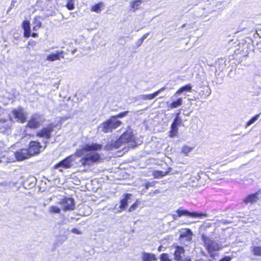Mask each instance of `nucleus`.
I'll use <instances>...</instances> for the list:
<instances>
[{"label":"nucleus","mask_w":261,"mask_h":261,"mask_svg":"<svg viewBox=\"0 0 261 261\" xmlns=\"http://www.w3.org/2000/svg\"><path fill=\"white\" fill-rule=\"evenodd\" d=\"M102 148V145L100 144H86L81 148L77 149L74 154L68 156L55 165L54 168L62 172L63 170L60 168L68 169L73 166H90L101 161L100 155L97 151L101 150Z\"/></svg>","instance_id":"obj_1"},{"label":"nucleus","mask_w":261,"mask_h":261,"mask_svg":"<svg viewBox=\"0 0 261 261\" xmlns=\"http://www.w3.org/2000/svg\"><path fill=\"white\" fill-rule=\"evenodd\" d=\"M129 144V145L132 146L136 145L135 137L130 130H126L118 139L112 140L111 143H108L105 146V149L107 150H113L119 148L123 144Z\"/></svg>","instance_id":"obj_2"},{"label":"nucleus","mask_w":261,"mask_h":261,"mask_svg":"<svg viewBox=\"0 0 261 261\" xmlns=\"http://www.w3.org/2000/svg\"><path fill=\"white\" fill-rule=\"evenodd\" d=\"M128 113L129 112L126 111L120 112L116 115L111 116L107 121L100 124L98 127V129L104 133L112 132L113 129L117 128L122 123V122L117 119L125 117Z\"/></svg>","instance_id":"obj_3"},{"label":"nucleus","mask_w":261,"mask_h":261,"mask_svg":"<svg viewBox=\"0 0 261 261\" xmlns=\"http://www.w3.org/2000/svg\"><path fill=\"white\" fill-rule=\"evenodd\" d=\"M201 238L210 256L214 259L217 254V251L221 248V245L203 233L201 234Z\"/></svg>","instance_id":"obj_4"},{"label":"nucleus","mask_w":261,"mask_h":261,"mask_svg":"<svg viewBox=\"0 0 261 261\" xmlns=\"http://www.w3.org/2000/svg\"><path fill=\"white\" fill-rule=\"evenodd\" d=\"M176 212L178 213V216L180 217L182 216L188 217L193 218H203L207 216V214L199 212H191L188 210L184 208L183 207H179L177 210Z\"/></svg>","instance_id":"obj_5"},{"label":"nucleus","mask_w":261,"mask_h":261,"mask_svg":"<svg viewBox=\"0 0 261 261\" xmlns=\"http://www.w3.org/2000/svg\"><path fill=\"white\" fill-rule=\"evenodd\" d=\"M179 232V240L181 244L188 246L192 243L193 233L190 228H182Z\"/></svg>","instance_id":"obj_6"},{"label":"nucleus","mask_w":261,"mask_h":261,"mask_svg":"<svg viewBox=\"0 0 261 261\" xmlns=\"http://www.w3.org/2000/svg\"><path fill=\"white\" fill-rule=\"evenodd\" d=\"M12 115L17 121L24 123L27 121L26 113L21 107L14 109L12 111Z\"/></svg>","instance_id":"obj_7"},{"label":"nucleus","mask_w":261,"mask_h":261,"mask_svg":"<svg viewBox=\"0 0 261 261\" xmlns=\"http://www.w3.org/2000/svg\"><path fill=\"white\" fill-rule=\"evenodd\" d=\"M54 127L53 124H49L46 127H44L37 133L36 136L48 140L51 137V134L54 131Z\"/></svg>","instance_id":"obj_8"},{"label":"nucleus","mask_w":261,"mask_h":261,"mask_svg":"<svg viewBox=\"0 0 261 261\" xmlns=\"http://www.w3.org/2000/svg\"><path fill=\"white\" fill-rule=\"evenodd\" d=\"M60 203L64 211H72L75 208L74 200L72 198L65 197L61 200Z\"/></svg>","instance_id":"obj_9"},{"label":"nucleus","mask_w":261,"mask_h":261,"mask_svg":"<svg viewBox=\"0 0 261 261\" xmlns=\"http://www.w3.org/2000/svg\"><path fill=\"white\" fill-rule=\"evenodd\" d=\"M41 147L42 146L39 142L31 141L30 142L29 148L28 149L30 155L32 156L39 153Z\"/></svg>","instance_id":"obj_10"},{"label":"nucleus","mask_w":261,"mask_h":261,"mask_svg":"<svg viewBox=\"0 0 261 261\" xmlns=\"http://www.w3.org/2000/svg\"><path fill=\"white\" fill-rule=\"evenodd\" d=\"M13 124V120L11 118L9 119H0V133H8Z\"/></svg>","instance_id":"obj_11"},{"label":"nucleus","mask_w":261,"mask_h":261,"mask_svg":"<svg viewBox=\"0 0 261 261\" xmlns=\"http://www.w3.org/2000/svg\"><path fill=\"white\" fill-rule=\"evenodd\" d=\"M42 121L41 116L38 114H35L28 121L27 127L33 129L37 128L39 126Z\"/></svg>","instance_id":"obj_12"},{"label":"nucleus","mask_w":261,"mask_h":261,"mask_svg":"<svg viewBox=\"0 0 261 261\" xmlns=\"http://www.w3.org/2000/svg\"><path fill=\"white\" fill-rule=\"evenodd\" d=\"M168 90H169L170 88H168L166 86H164L153 93L149 94H142L139 96V99L142 100H152L156 97L162 92Z\"/></svg>","instance_id":"obj_13"},{"label":"nucleus","mask_w":261,"mask_h":261,"mask_svg":"<svg viewBox=\"0 0 261 261\" xmlns=\"http://www.w3.org/2000/svg\"><path fill=\"white\" fill-rule=\"evenodd\" d=\"M261 192L258 191L253 194H251L247 196L243 200L244 202L247 204L249 203H254L257 201L259 199H261L260 196Z\"/></svg>","instance_id":"obj_14"},{"label":"nucleus","mask_w":261,"mask_h":261,"mask_svg":"<svg viewBox=\"0 0 261 261\" xmlns=\"http://www.w3.org/2000/svg\"><path fill=\"white\" fill-rule=\"evenodd\" d=\"M64 51L62 50H57L55 53H52L47 56L46 60L49 61L54 62L60 60V58H64L63 54Z\"/></svg>","instance_id":"obj_15"},{"label":"nucleus","mask_w":261,"mask_h":261,"mask_svg":"<svg viewBox=\"0 0 261 261\" xmlns=\"http://www.w3.org/2000/svg\"><path fill=\"white\" fill-rule=\"evenodd\" d=\"M14 154L16 160L19 161L24 160L31 156L28 149H20L15 152Z\"/></svg>","instance_id":"obj_16"},{"label":"nucleus","mask_w":261,"mask_h":261,"mask_svg":"<svg viewBox=\"0 0 261 261\" xmlns=\"http://www.w3.org/2000/svg\"><path fill=\"white\" fill-rule=\"evenodd\" d=\"M175 250L174 252V258L177 261L182 260V255L185 253V249L182 246L176 245L175 247Z\"/></svg>","instance_id":"obj_17"},{"label":"nucleus","mask_w":261,"mask_h":261,"mask_svg":"<svg viewBox=\"0 0 261 261\" xmlns=\"http://www.w3.org/2000/svg\"><path fill=\"white\" fill-rule=\"evenodd\" d=\"M132 196L131 194H125L123 198L121 199L119 207L121 210H124L126 208L128 203L130 202V199Z\"/></svg>","instance_id":"obj_18"},{"label":"nucleus","mask_w":261,"mask_h":261,"mask_svg":"<svg viewBox=\"0 0 261 261\" xmlns=\"http://www.w3.org/2000/svg\"><path fill=\"white\" fill-rule=\"evenodd\" d=\"M145 0H133L130 2L129 10L133 12H135L137 10L139 9L141 4L145 2Z\"/></svg>","instance_id":"obj_19"},{"label":"nucleus","mask_w":261,"mask_h":261,"mask_svg":"<svg viewBox=\"0 0 261 261\" xmlns=\"http://www.w3.org/2000/svg\"><path fill=\"white\" fill-rule=\"evenodd\" d=\"M192 87L191 84H188L182 86L174 93L173 96L177 97L184 92H190L192 90Z\"/></svg>","instance_id":"obj_20"},{"label":"nucleus","mask_w":261,"mask_h":261,"mask_svg":"<svg viewBox=\"0 0 261 261\" xmlns=\"http://www.w3.org/2000/svg\"><path fill=\"white\" fill-rule=\"evenodd\" d=\"M173 97H174L173 96L171 97L172 101L168 105V108H169L170 109L177 108L181 106L182 105V98L179 97L177 99H176V100H173Z\"/></svg>","instance_id":"obj_21"},{"label":"nucleus","mask_w":261,"mask_h":261,"mask_svg":"<svg viewBox=\"0 0 261 261\" xmlns=\"http://www.w3.org/2000/svg\"><path fill=\"white\" fill-rule=\"evenodd\" d=\"M142 261H152L156 259L154 254L144 252L142 254Z\"/></svg>","instance_id":"obj_22"},{"label":"nucleus","mask_w":261,"mask_h":261,"mask_svg":"<svg viewBox=\"0 0 261 261\" xmlns=\"http://www.w3.org/2000/svg\"><path fill=\"white\" fill-rule=\"evenodd\" d=\"M104 6L103 2H99L98 3L93 5L91 8V11L96 13H100L101 11V8Z\"/></svg>","instance_id":"obj_23"},{"label":"nucleus","mask_w":261,"mask_h":261,"mask_svg":"<svg viewBox=\"0 0 261 261\" xmlns=\"http://www.w3.org/2000/svg\"><path fill=\"white\" fill-rule=\"evenodd\" d=\"M180 114V112H179L178 113H177L176 114L175 117L174 119L173 122L172 123V125H173L174 126H176L178 127L179 126H180L181 124V123L182 122V120L181 117L179 116Z\"/></svg>","instance_id":"obj_24"},{"label":"nucleus","mask_w":261,"mask_h":261,"mask_svg":"<svg viewBox=\"0 0 261 261\" xmlns=\"http://www.w3.org/2000/svg\"><path fill=\"white\" fill-rule=\"evenodd\" d=\"M178 130V127L171 124L170 126V130L169 132V137L170 138H174L177 135Z\"/></svg>","instance_id":"obj_25"},{"label":"nucleus","mask_w":261,"mask_h":261,"mask_svg":"<svg viewBox=\"0 0 261 261\" xmlns=\"http://www.w3.org/2000/svg\"><path fill=\"white\" fill-rule=\"evenodd\" d=\"M260 116V114H257L252 117L247 123L246 124V127H247L248 126L251 125L253 123H254L259 118Z\"/></svg>","instance_id":"obj_26"},{"label":"nucleus","mask_w":261,"mask_h":261,"mask_svg":"<svg viewBox=\"0 0 261 261\" xmlns=\"http://www.w3.org/2000/svg\"><path fill=\"white\" fill-rule=\"evenodd\" d=\"M49 212L51 214H60L61 209L57 206H51L49 208Z\"/></svg>","instance_id":"obj_27"},{"label":"nucleus","mask_w":261,"mask_h":261,"mask_svg":"<svg viewBox=\"0 0 261 261\" xmlns=\"http://www.w3.org/2000/svg\"><path fill=\"white\" fill-rule=\"evenodd\" d=\"M66 7L69 10H72L74 9V0H68L66 4Z\"/></svg>","instance_id":"obj_28"},{"label":"nucleus","mask_w":261,"mask_h":261,"mask_svg":"<svg viewBox=\"0 0 261 261\" xmlns=\"http://www.w3.org/2000/svg\"><path fill=\"white\" fill-rule=\"evenodd\" d=\"M166 175V173L162 171H155L153 173V176L155 178H159Z\"/></svg>","instance_id":"obj_29"},{"label":"nucleus","mask_w":261,"mask_h":261,"mask_svg":"<svg viewBox=\"0 0 261 261\" xmlns=\"http://www.w3.org/2000/svg\"><path fill=\"white\" fill-rule=\"evenodd\" d=\"M252 252L255 255L261 256V247L254 246L253 247Z\"/></svg>","instance_id":"obj_30"},{"label":"nucleus","mask_w":261,"mask_h":261,"mask_svg":"<svg viewBox=\"0 0 261 261\" xmlns=\"http://www.w3.org/2000/svg\"><path fill=\"white\" fill-rule=\"evenodd\" d=\"M11 162V161L9 160V159L5 156H3L0 158V165L3 164L4 166H5Z\"/></svg>","instance_id":"obj_31"},{"label":"nucleus","mask_w":261,"mask_h":261,"mask_svg":"<svg viewBox=\"0 0 261 261\" xmlns=\"http://www.w3.org/2000/svg\"><path fill=\"white\" fill-rule=\"evenodd\" d=\"M211 93V90L208 87L204 88V90H201L200 94L202 95H205L207 96H209Z\"/></svg>","instance_id":"obj_32"},{"label":"nucleus","mask_w":261,"mask_h":261,"mask_svg":"<svg viewBox=\"0 0 261 261\" xmlns=\"http://www.w3.org/2000/svg\"><path fill=\"white\" fill-rule=\"evenodd\" d=\"M67 240V238L65 236H59L57 238L56 241V244H62L64 242H65Z\"/></svg>","instance_id":"obj_33"},{"label":"nucleus","mask_w":261,"mask_h":261,"mask_svg":"<svg viewBox=\"0 0 261 261\" xmlns=\"http://www.w3.org/2000/svg\"><path fill=\"white\" fill-rule=\"evenodd\" d=\"M140 202L137 200L134 203H133L128 209L129 212L135 211L138 206Z\"/></svg>","instance_id":"obj_34"},{"label":"nucleus","mask_w":261,"mask_h":261,"mask_svg":"<svg viewBox=\"0 0 261 261\" xmlns=\"http://www.w3.org/2000/svg\"><path fill=\"white\" fill-rule=\"evenodd\" d=\"M22 27L23 30L28 29L30 28V23L28 20H24L22 24Z\"/></svg>","instance_id":"obj_35"},{"label":"nucleus","mask_w":261,"mask_h":261,"mask_svg":"<svg viewBox=\"0 0 261 261\" xmlns=\"http://www.w3.org/2000/svg\"><path fill=\"white\" fill-rule=\"evenodd\" d=\"M155 181L148 182L147 183L145 184V189H143V191L144 192H145V190H147L149 189V187H154L155 186Z\"/></svg>","instance_id":"obj_36"},{"label":"nucleus","mask_w":261,"mask_h":261,"mask_svg":"<svg viewBox=\"0 0 261 261\" xmlns=\"http://www.w3.org/2000/svg\"><path fill=\"white\" fill-rule=\"evenodd\" d=\"M160 259L161 261H169L170 259L169 258L168 255L166 253H162L160 255Z\"/></svg>","instance_id":"obj_37"},{"label":"nucleus","mask_w":261,"mask_h":261,"mask_svg":"<svg viewBox=\"0 0 261 261\" xmlns=\"http://www.w3.org/2000/svg\"><path fill=\"white\" fill-rule=\"evenodd\" d=\"M23 31H24L23 36L24 37L29 38V37L31 36V31L30 28L28 29L23 30Z\"/></svg>","instance_id":"obj_38"},{"label":"nucleus","mask_w":261,"mask_h":261,"mask_svg":"<svg viewBox=\"0 0 261 261\" xmlns=\"http://www.w3.org/2000/svg\"><path fill=\"white\" fill-rule=\"evenodd\" d=\"M191 150V148L187 146H184L182 148V152L185 154H187L188 153L190 152Z\"/></svg>","instance_id":"obj_39"},{"label":"nucleus","mask_w":261,"mask_h":261,"mask_svg":"<svg viewBox=\"0 0 261 261\" xmlns=\"http://www.w3.org/2000/svg\"><path fill=\"white\" fill-rule=\"evenodd\" d=\"M71 232L75 233V234H81L82 233V232L80 230H79L78 229H77L76 228H73L71 230Z\"/></svg>","instance_id":"obj_40"},{"label":"nucleus","mask_w":261,"mask_h":261,"mask_svg":"<svg viewBox=\"0 0 261 261\" xmlns=\"http://www.w3.org/2000/svg\"><path fill=\"white\" fill-rule=\"evenodd\" d=\"M172 216L173 221L177 220L178 218L180 217L179 216H178V213L176 212V211L175 212V213L172 214Z\"/></svg>","instance_id":"obj_41"},{"label":"nucleus","mask_w":261,"mask_h":261,"mask_svg":"<svg viewBox=\"0 0 261 261\" xmlns=\"http://www.w3.org/2000/svg\"><path fill=\"white\" fill-rule=\"evenodd\" d=\"M16 3V0H12V2H11V5L10 6V7L9 8L8 11H7V13L10 11L11 9H12V8L13 7H14L15 6V4Z\"/></svg>","instance_id":"obj_42"},{"label":"nucleus","mask_w":261,"mask_h":261,"mask_svg":"<svg viewBox=\"0 0 261 261\" xmlns=\"http://www.w3.org/2000/svg\"><path fill=\"white\" fill-rule=\"evenodd\" d=\"M231 260V258L229 256H225L222 259L219 260V261H230Z\"/></svg>","instance_id":"obj_43"},{"label":"nucleus","mask_w":261,"mask_h":261,"mask_svg":"<svg viewBox=\"0 0 261 261\" xmlns=\"http://www.w3.org/2000/svg\"><path fill=\"white\" fill-rule=\"evenodd\" d=\"M36 26L37 27V28L39 29L41 27L42 23L36 19L35 22Z\"/></svg>","instance_id":"obj_44"},{"label":"nucleus","mask_w":261,"mask_h":261,"mask_svg":"<svg viewBox=\"0 0 261 261\" xmlns=\"http://www.w3.org/2000/svg\"><path fill=\"white\" fill-rule=\"evenodd\" d=\"M143 40L140 38L139 40H138L137 42H136V45L137 47H139L141 45V44H142V43L143 42Z\"/></svg>","instance_id":"obj_45"},{"label":"nucleus","mask_w":261,"mask_h":261,"mask_svg":"<svg viewBox=\"0 0 261 261\" xmlns=\"http://www.w3.org/2000/svg\"><path fill=\"white\" fill-rule=\"evenodd\" d=\"M36 44V42L33 40H30L28 42V45H30V46H34Z\"/></svg>","instance_id":"obj_46"},{"label":"nucleus","mask_w":261,"mask_h":261,"mask_svg":"<svg viewBox=\"0 0 261 261\" xmlns=\"http://www.w3.org/2000/svg\"><path fill=\"white\" fill-rule=\"evenodd\" d=\"M172 170V168L171 167H169L167 171H164L166 173V175L169 174Z\"/></svg>","instance_id":"obj_47"},{"label":"nucleus","mask_w":261,"mask_h":261,"mask_svg":"<svg viewBox=\"0 0 261 261\" xmlns=\"http://www.w3.org/2000/svg\"><path fill=\"white\" fill-rule=\"evenodd\" d=\"M149 33H146L145 34L142 38H141L143 41L148 36Z\"/></svg>","instance_id":"obj_48"},{"label":"nucleus","mask_w":261,"mask_h":261,"mask_svg":"<svg viewBox=\"0 0 261 261\" xmlns=\"http://www.w3.org/2000/svg\"><path fill=\"white\" fill-rule=\"evenodd\" d=\"M31 36L34 38H36L38 36V35L37 33L34 32L31 34Z\"/></svg>","instance_id":"obj_49"},{"label":"nucleus","mask_w":261,"mask_h":261,"mask_svg":"<svg viewBox=\"0 0 261 261\" xmlns=\"http://www.w3.org/2000/svg\"><path fill=\"white\" fill-rule=\"evenodd\" d=\"M14 39L16 40H19V36H14Z\"/></svg>","instance_id":"obj_50"},{"label":"nucleus","mask_w":261,"mask_h":261,"mask_svg":"<svg viewBox=\"0 0 261 261\" xmlns=\"http://www.w3.org/2000/svg\"><path fill=\"white\" fill-rule=\"evenodd\" d=\"M162 246H160L158 248V250L159 251H162Z\"/></svg>","instance_id":"obj_51"},{"label":"nucleus","mask_w":261,"mask_h":261,"mask_svg":"<svg viewBox=\"0 0 261 261\" xmlns=\"http://www.w3.org/2000/svg\"><path fill=\"white\" fill-rule=\"evenodd\" d=\"M76 49H74L72 51V54L74 55V53L76 52Z\"/></svg>","instance_id":"obj_52"},{"label":"nucleus","mask_w":261,"mask_h":261,"mask_svg":"<svg viewBox=\"0 0 261 261\" xmlns=\"http://www.w3.org/2000/svg\"><path fill=\"white\" fill-rule=\"evenodd\" d=\"M37 29H38L37 28V27H36V25L33 28V30L34 31H37Z\"/></svg>","instance_id":"obj_53"},{"label":"nucleus","mask_w":261,"mask_h":261,"mask_svg":"<svg viewBox=\"0 0 261 261\" xmlns=\"http://www.w3.org/2000/svg\"><path fill=\"white\" fill-rule=\"evenodd\" d=\"M2 146H3V143H2V142H1L0 141V148L2 147Z\"/></svg>","instance_id":"obj_54"},{"label":"nucleus","mask_w":261,"mask_h":261,"mask_svg":"<svg viewBox=\"0 0 261 261\" xmlns=\"http://www.w3.org/2000/svg\"><path fill=\"white\" fill-rule=\"evenodd\" d=\"M159 192V191L158 190L154 191V193H157Z\"/></svg>","instance_id":"obj_55"},{"label":"nucleus","mask_w":261,"mask_h":261,"mask_svg":"<svg viewBox=\"0 0 261 261\" xmlns=\"http://www.w3.org/2000/svg\"><path fill=\"white\" fill-rule=\"evenodd\" d=\"M48 143V141L46 140L45 142V143Z\"/></svg>","instance_id":"obj_56"},{"label":"nucleus","mask_w":261,"mask_h":261,"mask_svg":"<svg viewBox=\"0 0 261 261\" xmlns=\"http://www.w3.org/2000/svg\"><path fill=\"white\" fill-rule=\"evenodd\" d=\"M169 261H171V259H170Z\"/></svg>","instance_id":"obj_57"}]
</instances>
